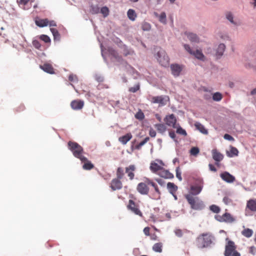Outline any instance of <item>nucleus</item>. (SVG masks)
Wrapping results in <instances>:
<instances>
[{"label": "nucleus", "mask_w": 256, "mask_h": 256, "mask_svg": "<svg viewBox=\"0 0 256 256\" xmlns=\"http://www.w3.org/2000/svg\"><path fill=\"white\" fill-rule=\"evenodd\" d=\"M36 24L39 27H44L48 24V20L47 18L38 19L35 21Z\"/></svg>", "instance_id": "c85d7f7f"}, {"label": "nucleus", "mask_w": 256, "mask_h": 256, "mask_svg": "<svg viewBox=\"0 0 256 256\" xmlns=\"http://www.w3.org/2000/svg\"><path fill=\"white\" fill-rule=\"evenodd\" d=\"M210 210L214 213L218 214L220 212V208L216 205L212 204L210 206Z\"/></svg>", "instance_id": "ea45409f"}, {"label": "nucleus", "mask_w": 256, "mask_h": 256, "mask_svg": "<svg viewBox=\"0 0 256 256\" xmlns=\"http://www.w3.org/2000/svg\"><path fill=\"white\" fill-rule=\"evenodd\" d=\"M146 182H140L139 183L136 188L138 192L141 194L146 195L148 194L149 192V188Z\"/></svg>", "instance_id": "ddd939ff"}, {"label": "nucleus", "mask_w": 256, "mask_h": 256, "mask_svg": "<svg viewBox=\"0 0 256 256\" xmlns=\"http://www.w3.org/2000/svg\"><path fill=\"white\" fill-rule=\"evenodd\" d=\"M162 167L156 162H152L150 166V170L154 172H158L160 171Z\"/></svg>", "instance_id": "473e14b6"}, {"label": "nucleus", "mask_w": 256, "mask_h": 256, "mask_svg": "<svg viewBox=\"0 0 256 256\" xmlns=\"http://www.w3.org/2000/svg\"><path fill=\"white\" fill-rule=\"evenodd\" d=\"M220 176L223 180L228 183H232L236 180L235 177L227 172L220 174Z\"/></svg>", "instance_id": "2eb2a0df"}, {"label": "nucleus", "mask_w": 256, "mask_h": 256, "mask_svg": "<svg viewBox=\"0 0 256 256\" xmlns=\"http://www.w3.org/2000/svg\"><path fill=\"white\" fill-rule=\"evenodd\" d=\"M33 46L36 49L40 50L41 44L38 40H34L32 42Z\"/></svg>", "instance_id": "603ef678"}, {"label": "nucleus", "mask_w": 256, "mask_h": 256, "mask_svg": "<svg viewBox=\"0 0 256 256\" xmlns=\"http://www.w3.org/2000/svg\"><path fill=\"white\" fill-rule=\"evenodd\" d=\"M25 106L23 104H20L16 108V111L17 112H21L24 110Z\"/></svg>", "instance_id": "bf43d9fd"}, {"label": "nucleus", "mask_w": 256, "mask_h": 256, "mask_svg": "<svg viewBox=\"0 0 256 256\" xmlns=\"http://www.w3.org/2000/svg\"><path fill=\"white\" fill-rule=\"evenodd\" d=\"M150 138L148 137H146L142 141L140 142L136 146V148L137 150H140L141 147L144 146L146 143Z\"/></svg>", "instance_id": "79ce46f5"}, {"label": "nucleus", "mask_w": 256, "mask_h": 256, "mask_svg": "<svg viewBox=\"0 0 256 256\" xmlns=\"http://www.w3.org/2000/svg\"><path fill=\"white\" fill-rule=\"evenodd\" d=\"M39 38L44 42L46 43H48L50 42V38L46 35L42 34L39 36Z\"/></svg>", "instance_id": "a18cd8bd"}, {"label": "nucleus", "mask_w": 256, "mask_h": 256, "mask_svg": "<svg viewBox=\"0 0 256 256\" xmlns=\"http://www.w3.org/2000/svg\"><path fill=\"white\" fill-rule=\"evenodd\" d=\"M97 88H98V90H102V89H104V88H108V86L106 84L100 83L97 86Z\"/></svg>", "instance_id": "13d9d810"}, {"label": "nucleus", "mask_w": 256, "mask_h": 256, "mask_svg": "<svg viewBox=\"0 0 256 256\" xmlns=\"http://www.w3.org/2000/svg\"><path fill=\"white\" fill-rule=\"evenodd\" d=\"M154 14L156 17L158 18V20L161 23L164 24H166V16L164 12H162L160 15L156 12H154Z\"/></svg>", "instance_id": "cd10ccee"}, {"label": "nucleus", "mask_w": 256, "mask_h": 256, "mask_svg": "<svg viewBox=\"0 0 256 256\" xmlns=\"http://www.w3.org/2000/svg\"><path fill=\"white\" fill-rule=\"evenodd\" d=\"M238 154V151L236 148L231 146L230 149V152L228 154L230 157H233L234 156H237Z\"/></svg>", "instance_id": "4c0bfd02"}, {"label": "nucleus", "mask_w": 256, "mask_h": 256, "mask_svg": "<svg viewBox=\"0 0 256 256\" xmlns=\"http://www.w3.org/2000/svg\"><path fill=\"white\" fill-rule=\"evenodd\" d=\"M184 46L185 50L190 54L194 55L196 58L200 60H204V56L202 53V51L198 50L196 51H192L190 46L188 44H184Z\"/></svg>", "instance_id": "9d476101"}, {"label": "nucleus", "mask_w": 256, "mask_h": 256, "mask_svg": "<svg viewBox=\"0 0 256 256\" xmlns=\"http://www.w3.org/2000/svg\"><path fill=\"white\" fill-rule=\"evenodd\" d=\"M164 121L167 126H172L173 128H176V119L174 114L166 116L164 118Z\"/></svg>", "instance_id": "f8f14e48"}, {"label": "nucleus", "mask_w": 256, "mask_h": 256, "mask_svg": "<svg viewBox=\"0 0 256 256\" xmlns=\"http://www.w3.org/2000/svg\"><path fill=\"white\" fill-rule=\"evenodd\" d=\"M108 51L109 55L112 58H114L116 60L120 62L121 60V56H120L117 52L114 50L112 48H108Z\"/></svg>", "instance_id": "b1692460"}, {"label": "nucleus", "mask_w": 256, "mask_h": 256, "mask_svg": "<svg viewBox=\"0 0 256 256\" xmlns=\"http://www.w3.org/2000/svg\"><path fill=\"white\" fill-rule=\"evenodd\" d=\"M112 190H120L122 187V184L120 179L114 178L112 180L110 186Z\"/></svg>", "instance_id": "4468645a"}, {"label": "nucleus", "mask_w": 256, "mask_h": 256, "mask_svg": "<svg viewBox=\"0 0 256 256\" xmlns=\"http://www.w3.org/2000/svg\"><path fill=\"white\" fill-rule=\"evenodd\" d=\"M132 138V134L130 133H128L124 136L120 137L118 138V140L122 144H126Z\"/></svg>", "instance_id": "a878e982"}, {"label": "nucleus", "mask_w": 256, "mask_h": 256, "mask_svg": "<svg viewBox=\"0 0 256 256\" xmlns=\"http://www.w3.org/2000/svg\"><path fill=\"white\" fill-rule=\"evenodd\" d=\"M90 11L92 14H98L100 12V8L97 6H92Z\"/></svg>", "instance_id": "de8ad7c7"}, {"label": "nucleus", "mask_w": 256, "mask_h": 256, "mask_svg": "<svg viewBox=\"0 0 256 256\" xmlns=\"http://www.w3.org/2000/svg\"><path fill=\"white\" fill-rule=\"evenodd\" d=\"M134 54V51L131 50H128L125 48L123 50V54L124 56H128V55H132Z\"/></svg>", "instance_id": "3c124183"}, {"label": "nucleus", "mask_w": 256, "mask_h": 256, "mask_svg": "<svg viewBox=\"0 0 256 256\" xmlns=\"http://www.w3.org/2000/svg\"><path fill=\"white\" fill-rule=\"evenodd\" d=\"M184 34L187 36L188 40L192 42H198L199 41L198 36L194 34L186 32Z\"/></svg>", "instance_id": "c756f323"}, {"label": "nucleus", "mask_w": 256, "mask_h": 256, "mask_svg": "<svg viewBox=\"0 0 256 256\" xmlns=\"http://www.w3.org/2000/svg\"><path fill=\"white\" fill-rule=\"evenodd\" d=\"M162 244L161 242L155 244L152 246V250L158 252H162Z\"/></svg>", "instance_id": "e433bc0d"}, {"label": "nucleus", "mask_w": 256, "mask_h": 256, "mask_svg": "<svg viewBox=\"0 0 256 256\" xmlns=\"http://www.w3.org/2000/svg\"><path fill=\"white\" fill-rule=\"evenodd\" d=\"M149 134H150V136L152 137V138H154L156 136V131L153 130L152 128H150V132H149Z\"/></svg>", "instance_id": "338daca9"}, {"label": "nucleus", "mask_w": 256, "mask_h": 256, "mask_svg": "<svg viewBox=\"0 0 256 256\" xmlns=\"http://www.w3.org/2000/svg\"><path fill=\"white\" fill-rule=\"evenodd\" d=\"M155 128H156L158 132L164 134L166 130V126L164 124H158L154 125Z\"/></svg>", "instance_id": "7c9ffc66"}, {"label": "nucleus", "mask_w": 256, "mask_h": 256, "mask_svg": "<svg viewBox=\"0 0 256 256\" xmlns=\"http://www.w3.org/2000/svg\"><path fill=\"white\" fill-rule=\"evenodd\" d=\"M156 58L162 66H167L169 64L170 59L164 50H160L158 52Z\"/></svg>", "instance_id": "39448f33"}, {"label": "nucleus", "mask_w": 256, "mask_h": 256, "mask_svg": "<svg viewBox=\"0 0 256 256\" xmlns=\"http://www.w3.org/2000/svg\"><path fill=\"white\" fill-rule=\"evenodd\" d=\"M214 236L210 233H203L196 240V246L200 248H208L212 243Z\"/></svg>", "instance_id": "f257e3e1"}, {"label": "nucleus", "mask_w": 256, "mask_h": 256, "mask_svg": "<svg viewBox=\"0 0 256 256\" xmlns=\"http://www.w3.org/2000/svg\"><path fill=\"white\" fill-rule=\"evenodd\" d=\"M176 178L181 181L182 180V178L181 176V172L180 170V168L179 167L176 168Z\"/></svg>", "instance_id": "6e6d98bb"}, {"label": "nucleus", "mask_w": 256, "mask_h": 256, "mask_svg": "<svg viewBox=\"0 0 256 256\" xmlns=\"http://www.w3.org/2000/svg\"><path fill=\"white\" fill-rule=\"evenodd\" d=\"M127 14L129 19L132 21L134 20L136 17V14L135 12V11L132 9H130L128 11Z\"/></svg>", "instance_id": "c9c22d12"}, {"label": "nucleus", "mask_w": 256, "mask_h": 256, "mask_svg": "<svg viewBox=\"0 0 256 256\" xmlns=\"http://www.w3.org/2000/svg\"><path fill=\"white\" fill-rule=\"evenodd\" d=\"M40 68L44 71L52 74L54 73V68L52 66L49 64H44L43 65L40 66Z\"/></svg>", "instance_id": "393cba45"}, {"label": "nucleus", "mask_w": 256, "mask_h": 256, "mask_svg": "<svg viewBox=\"0 0 256 256\" xmlns=\"http://www.w3.org/2000/svg\"><path fill=\"white\" fill-rule=\"evenodd\" d=\"M142 28L144 30L148 31L151 28V26L149 23L144 22L142 25Z\"/></svg>", "instance_id": "49530a36"}, {"label": "nucleus", "mask_w": 256, "mask_h": 256, "mask_svg": "<svg viewBox=\"0 0 256 256\" xmlns=\"http://www.w3.org/2000/svg\"><path fill=\"white\" fill-rule=\"evenodd\" d=\"M146 182L148 184L154 187L155 190V193L152 194V196L150 197L155 200H160V198L161 192L157 184L148 178H146Z\"/></svg>", "instance_id": "6e6552de"}, {"label": "nucleus", "mask_w": 256, "mask_h": 256, "mask_svg": "<svg viewBox=\"0 0 256 256\" xmlns=\"http://www.w3.org/2000/svg\"><path fill=\"white\" fill-rule=\"evenodd\" d=\"M249 252L253 255L256 253V248L254 246H252L249 248Z\"/></svg>", "instance_id": "e2e57ef3"}, {"label": "nucleus", "mask_w": 256, "mask_h": 256, "mask_svg": "<svg viewBox=\"0 0 256 256\" xmlns=\"http://www.w3.org/2000/svg\"><path fill=\"white\" fill-rule=\"evenodd\" d=\"M194 126L197 130H198L200 132L204 134H208V131L204 126L199 122H196L194 124Z\"/></svg>", "instance_id": "bb28decb"}, {"label": "nucleus", "mask_w": 256, "mask_h": 256, "mask_svg": "<svg viewBox=\"0 0 256 256\" xmlns=\"http://www.w3.org/2000/svg\"><path fill=\"white\" fill-rule=\"evenodd\" d=\"M214 218L220 222L232 223L235 221L234 218L228 212H226L222 216L216 214Z\"/></svg>", "instance_id": "0eeeda50"}, {"label": "nucleus", "mask_w": 256, "mask_h": 256, "mask_svg": "<svg viewBox=\"0 0 256 256\" xmlns=\"http://www.w3.org/2000/svg\"><path fill=\"white\" fill-rule=\"evenodd\" d=\"M150 228L149 227H146L145 228H144V234L146 236H148L150 235Z\"/></svg>", "instance_id": "774afa93"}, {"label": "nucleus", "mask_w": 256, "mask_h": 256, "mask_svg": "<svg viewBox=\"0 0 256 256\" xmlns=\"http://www.w3.org/2000/svg\"><path fill=\"white\" fill-rule=\"evenodd\" d=\"M226 240L227 242L225 246L224 256H240V253L236 250L237 246L235 243L228 238Z\"/></svg>", "instance_id": "7ed1b4c3"}, {"label": "nucleus", "mask_w": 256, "mask_h": 256, "mask_svg": "<svg viewBox=\"0 0 256 256\" xmlns=\"http://www.w3.org/2000/svg\"><path fill=\"white\" fill-rule=\"evenodd\" d=\"M226 18L232 23H234L233 21V16L231 13L229 12L226 14Z\"/></svg>", "instance_id": "0e129e2a"}, {"label": "nucleus", "mask_w": 256, "mask_h": 256, "mask_svg": "<svg viewBox=\"0 0 256 256\" xmlns=\"http://www.w3.org/2000/svg\"><path fill=\"white\" fill-rule=\"evenodd\" d=\"M172 74L177 77L180 75V72L184 68V66L178 64H172L170 66Z\"/></svg>", "instance_id": "9b49d317"}, {"label": "nucleus", "mask_w": 256, "mask_h": 256, "mask_svg": "<svg viewBox=\"0 0 256 256\" xmlns=\"http://www.w3.org/2000/svg\"><path fill=\"white\" fill-rule=\"evenodd\" d=\"M80 160L84 163L82 168L84 170H90L94 168V165L85 156H84Z\"/></svg>", "instance_id": "dca6fc26"}, {"label": "nucleus", "mask_w": 256, "mask_h": 256, "mask_svg": "<svg viewBox=\"0 0 256 256\" xmlns=\"http://www.w3.org/2000/svg\"><path fill=\"white\" fill-rule=\"evenodd\" d=\"M100 12L104 17H106L109 14V10L106 6L102 8Z\"/></svg>", "instance_id": "37998d69"}, {"label": "nucleus", "mask_w": 256, "mask_h": 256, "mask_svg": "<svg viewBox=\"0 0 256 256\" xmlns=\"http://www.w3.org/2000/svg\"><path fill=\"white\" fill-rule=\"evenodd\" d=\"M167 188L169 192L174 196L176 199L175 194L178 190V186L174 183L169 182L167 184Z\"/></svg>", "instance_id": "4be33fe9"}, {"label": "nucleus", "mask_w": 256, "mask_h": 256, "mask_svg": "<svg viewBox=\"0 0 256 256\" xmlns=\"http://www.w3.org/2000/svg\"><path fill=\"white\" fill-rule=\"evenodd\" d=\"M184 196L192 209L196 210H200L204 208V204L199 198L195 196L192 194H186Z\"/></svg>", "instance_id": "f03ea898"}, {"label": "nucleus", "mask_w": 256, "mask_h": 256, "mask_svg": "<svg viewBox=\"0 0 256 256\" xmlns=\"http://www.w3.org/2000/svg\"><path fill=\"white\" fill-rule=\"evenodd\" d=\"M160 177L165 178H174V175L168 170L164 169L163 168L158 172V174Z\"/></svg>", "instance_id": "6ab92c4d"}, {"label": "nucleus", "mask_w": 256, "mask_h": 256, "mask_svg": "<svg viewBox=\"0 0 256 256\" xmlns=\"http://www.w3.org/2000/svg\"><path fill=\"white\" fill-rule=\"evenodd\" d=\"M116 178L122 179L124 175V170L122 168L118 167L116 172Z\"/></svg>", "instance_id": "72a5a7b5"}, {"label": "nucleus", "mask_w": 256, "mask_h": 256, "mask_svg": "<svg viewBox=\"0 0 256 256\" xmlns=\"http://www.w3.org/2000/svg\"><path fill=\"white\" fill-rule=\"evenodd\" d=\"M127 208L129 210H130L134 214L140 216H142V213L140 210L138 205L136 204L134 200H129Z\"/></svg>", "instance_id": "1a4fd4ad"}, {"label": "nucleus", "mask_w": 256, "mask_h": 256, "mask_svg": "<svg viewBox=\"0 0 256 256\" xmlns=\"http://www.w3.org/2000/svg\"><path fill=\"white\" fill-rule=\"evenodd\" d=\"M84 106V101L80 100H72L70 103V106L74 110H80L83 108Z\"/></svg>", "instance_id": "f3484780"}, {"label": "nucleus", "mask_w": 256, "mask_h": 256, "mask_svg": "<svg viewBox=\"0 0 256 256\" xmlns=\"http://www.w3.org/2000/svg\"><path fill=\"white\" fill-rule=\"evenodd\" d=\"M200 152V150L198 147H192L190 150V153L192 156H196Z\"/></svg>", "instance_id": "09e8293b"}, {"label": "nucleus", "mask_w": 256, "mask_h": 256, "mask_svg": "<svg viewBox=\"0 0 256 256\" xmlns=\"http://www.w3.org/2000/svg\"><path fill=\"white\" fill-rule=\"evenodd\" d=\"M174 232L176 236H178V237H182V230L180 229L176 230Z\"/></svg>", "instance_id": "052dcab7"}, {"label": "nucleus", "mask_w": 256, "mask_h": 256, "mask_svg": "<svg viewBox=\"0 0 256 256\" xmlns=\"http://www.w3.org/2000/svg\"><path fill=\"white\" fill-rule=\"evenodd\" d=\"M169 136L172 138L174 139L175 141H176V140L175 139L176 136V134H175V132L174 131H173V130L170 131L169 132Z\"/></svg>", "instance_id": "69168bd1"}, {"label": "nucleus", "mask_w": 256, "mask_h": 256, "mask_svg": "<svg viewBox=\"0 0 256 256\" xmlns=\"http://www.w3.org/2000/svg\"><path fill=\"white\" fill-rule=\"evenodd\" d=\"M34 0H17L18 4L20 5H23L26 6V5L29 2H33Z\"/></svg>", "instance_id": "864d4df0"}, {"label": "nucleus", "mask_w": 256, "mask_h": 256, "mask_svg": "<svg viewBox=\"0 0 256 256\" xmlns=\"http://www.w3.org/2000/svg\"><path fill=\"white\" fill-rule=\"evenodd\" d=\"M148 100L152 104H158L160 106H164L166 104V101L168 100L167 96H150Z\"/></svg>", "instance_id": "423d86ee"}, {"label": "nucleus", "mask_w": 256, "mask_h": 256, "mask_svg": "<svg viewBox=\"0 0 256 256\" xmlns=\"http://www.w3.org/2000/svg\"><path fill=\"white\" fill-rule=\"evenodd\" d=\"M50 31L52 32L54 39L60 40V34L56 29L54 28H51Z\"/></svg>", "instance_id": "a19ab883"}, {"label": "nucleus", "mask_w": 256, "mask_h": 256, "mask_svg": "<svg viewBox=\"0 0 256 256\" xmlns=\"http://www.w3.org/2000/svg\"><path fill=\"white\" fill-rule=\"evenodd\" d=\"M68 147L76 158L80 159L84 156L82 155L84 152L83 148L78 143L70 141L68 142Z\"/></svg>", "instance_id": "20e7f679"}, {"label": "nucleus", "mask_w": 256, "mask_h": 256, "mask_svg": "<svg viewBox=\"0 0 256 256\" xmlns=\"http://www.w3.org/2000/svg\"><path fill=\"white\" fill-rule=\"evenodd\" d=\"M242 234L248 238L251 237L254 233L253 230L252 229L246 228H244L242 231Z\"/></svg>", "instance_id": "2f4dec72"}, {"label": "nucleus", "mask_w": 256, "mask_h": 256, "mask_svg": "<svg viewBox=\"0 0 256 256\" xmlns=\"http://www.w3.org/2000/svg\"><path fill=\"white\" fill-rule=\"evenodd\" d=\"M68 80L72 82H78V78L76 75L70 74L68 76Z\"/></svg>", "instance_id": "5fc2aeb1"}, {"label": "nucleus", "mask_w": 256, "mask_h": 256, "mask_svg": "<svg viewBox=\"0 0 256 256\" xmlns=\"http://www.w3.org/2000/svg\"><path fill=\"white\" fill-rule=\"evenodd\" d=\"M246 208L254 212H256V199H250L247 201Z\"/></svg>", "instance_id": "aec40b11"}, {"label": "nucleus", "mask_w": 256, "mask_h": 256, "mask_svg": "<svg viewBox=\"0 0 256 256\" xmlns=\"http://www.w3.org/2000/svg\"><path fill=\"white\" fill-rule=\"evenodd\" d=\"M136 170V167L134 164H130L126 168V172L130 180H132L134 177V172Z\"/></svg>", "instance_id": "a211bd4d"}, {"label": "nucleus", "mask_w": 256, "mask_h": 256, "mask_svg": "<svg viewBox=\"0 0 256 256\" xmlns=\"http://www.w3.org/2000/svg\"><path fill=\"white\" fill-rule=\"evenodd\" d=\"M176 132L184 136L186 135V131L180 126L177 128Z\"/></svg>", "instance_id": "4d7b16f0"}, {"label": "nucleus", "mask_w": 256, "mask_h": 256, "mask_svg": "<svg viewBox=\"0 0 256 256\" xmlns=\"http://www.w3.org/2000/svg\"><path fill=\"white\" fill-rule=\"evenodd\" d=\"M222 98V94L218 92H216L212 96V99L214 101L218 102L220 101Z\"/></svg>", "instance_id": "58836bf2"}, {"label": "nucleus", "mask_w": 256, "mask_h": 256, "mask_svg": "<svg viewBox=\"0 0 256 256\" xmlns=\"http://www.w3.org/2000/svg\"><path fill=\"white\" fill-rule=\"evenodd\" d=\"M225 48H226L225 45L223 44H220L218 48V49L216 50V55H218L220 56H222L223 54V53L224 51Z\"/></svg>", "instance_id": "f704fd0d"}, {"label": "nucleus", "mask_w": 256, "mask_h": 256, "mask_svg": "<svg viewBox=\"0 0 256 256\" xmlns=\"http://www.w3.org/2000/svg\"><path fill=\"white\" fill-rule=\"evenodd\" d=\"M212 158L216 162H220L223 158L224 156L218 152L217 150L214 149L212 150Z\"/></svg>", "instance_id": "5701e85b"}, {"label": "nucleus", "mask_w": 256, "mask_h": 256, "mask_svg": "<svg viewBox=\"0 0 256 256\" xmlns=\"http://www.w3.org/2000/svg\"><path fill=\"white\" fill-rule=\"evenodd\" d=\"M140 84L138 83L136 84L134 86L129 88V92H136L140 90Z\"/></svg>", "instance_id": "8fccbe9b"}, {"label": "nucleus", "mask_w": 256, "mask_h": 256, "mask_svg": "<svg viewBox=\"0 0 256 256\" xmlns=\"http://www.w3.org/2000/svg\"><path fill=\"white\" fill-rule=\"evenodd\" d=\"M224 139L230 141H234V138L232 136L227 134L224 135Z\"/></svg>", "instance_id": "680f3d73"}, {"label": "nucleus", "mask_w": 256, "mask_h": 256, "mask_svg": "<svg viewBox=\"0 0 256 256\" xmlns=\"http://www.w3.org/2000/svg\"><path fill=\"white\" fill-rule=\"evenodd\" d=\"M135 117L139 120H142L144 118V115L141 110H140L135 114Z\"/></svg>", "instance_id": "c03bdc74"}, {"label": "nucleus", "mask_w": 256, "mask_h": 256, "mask_svg": "<svg viewBox=\"0 0 256 256\" xmlns=\"http://www.w3.org/2000/svg\"><path fill=\"white\" fill-rule=\"evenodd\" d=\"M202 184H200L199 186H192L190 187V190L192 191V193L190 194H192L193 196L194 195H197L199 194L202 188V184L203 182L202 181Z\"/></svg>", "instance_id": "412c9836"}]
</instances>
